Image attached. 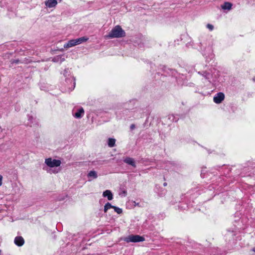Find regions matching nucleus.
<instances>
[{
  "label": "nucleus",
  "mask_w": 255,
  "mask_h": 255,
  "mask_svg": "<svg viewBox=\"0 0 255 255\" xmlns=\"http://www.w3.org/2000/svg\"><path fill=\"white\" fill-rule=\"evenodd\" d=\"M46 6L49 8L55 7L57 4L56 0H47L45 2Z\"/></svg>",
  "instance_id": "obj_8"
},
{
  "label": "nucleus",
  "mask_w": 255,
  "mask_h": 255,
  "mask_svg": "<svg viewBox=\"0 0 255 255\" xmlns=\"http://www.w3.org/2000/svg\"><path fill=\"white\" fill-rule=\"evenodd\" d=\"M76 45L75 39H72L68 41L64 45V48H69Z\"/></svg>",
  "instance_id": "obj_11"
},
{
  "label": "nucleus",
  "mask_w": 255,
  "mask_h": 255,
  "mask_svg": "<svg viewBox=\"0 0 255 255\" xmlns=\"http://www.w3.org/2000/svg\"><path fill=\"white\" fill-rule=\"evenodd\" d=\"M225 99V95L222 92H219L214 97L213 101L216 104H220Z\"/></svg>",
  "instance_id": "obj_5"
},
{
  "label": "nucleus",
  "mask_w": 255,
  "mask_h": 255,
  "mask_svg": "<svg viewBox=\"0 0 255 255\" xmlns=\"http://www.w3.org/2000/svg\"><path fill=\"white\" fill-rule=\"evenodd\" d=\"M135 128V126L134 124H132L130 126V128L131 130L134 129Z\"/></svg>",
  "instance_id": "obj_22"
},
{
  "label": "nucleus",
  "mask_w": 255,
  "mask_h": 255,
  "mask_svg": "<svg viewBox=\"0 0 255 255\" xmlns=\"http://www.w3.org/2000/svg\"><path fill=\"white\" fill-rule=\"evenodd\" d=\"M167 183H166V182H165V183H163V186H167Z\"/></svg>",
  "instance_id": "obj_24"
},
{
  "label": "nucleus",
  "mask_w": 255,
  "mask_h": 255,
  "mask_svg": "<svg viewBox=\"0 0 255 255\" xmlns=\"http://www.w3.org/2000/svg\"><path fill=\"white\" fill-rule=\"evenodd\" d=\"M2 176L0 175V186L2 185Z\"/></svg>",
  "instance_id": "obj_23"
},
{
  "label": "nucleus",
  "mask_w": 255,
  "mask_h": 255,
  "mask_svg": "<svg viewBox=\"0 0 255 255\" xmlns=\"http://www.w3.org/2000/svg\"><path fill=\"white\" fill-rule=\"evenodd\" d=\"M104 197H107L109 200H112L113 198V195L112 192L109 190H106L103 193Z\"/></svg>",
  "instance_id": "obj_10"
},
{
  "label": "nucleus",
  "mask_w": 255,
  "mask_h": 255,
  "mask_svg": "<svg viewBox=\"0 0 255 255\" xmlns=\"http://www.w3.org/2000/svg\"><path fill=\"white\" fill-rule=\"evenodd\" d=\"M252 250L255 253V248H253Z\"/></svg>",
  "instance_id": "obj_25"
},
{
  "label": "nucleus",
  "mask_w": 255,
  "mask_h": 255,
  "mask_svg": "<svg viewBox=\"0 0 255 255\" xmlns=\"http://www.w3.org/2000/svg\"><path fill=\"white\" fill-rule=\"evenodd\" d=\"M206 27L208 28L210 31H212L214 29V26L211 24H207Z\"/></svg>",
  "instance_id": "obj_20"
},
{
  "label": "nucleus",
  "mask_w": 255,
  "mask_h": 255,
  "mask_svg": "<svg viewBox=\"0 0 255 255\" xmlns=\"http://www.w3.org/2000/svg\"><path fill=\"white\" fill-rule=\"evenodd\" d=\"M16 110L19 111V109H18V108H16Z\"/></svg>",
  "instance_id": "obj_28"
},
{
  "label": "nucleus",
  "mask_w": 255,
  "mask_h": 255,
  "mask_svg": "<svg viewBox=\"0 0 255 255\" xmlns=\"http://www.w3.org/2000/svg\"><path fill=\"white\" fill-rule=\"evenodd\" d=\"M116 139L115 138H110L108 139V144L110 147H114L115 145Z\"/></svg>",
  "instance_id": "obj_17"
},
{
  "label": "nucleus",
  "mask_w": 255,
  "mask_h": 255,
  "mask_svg": "<svg viewBox=\"0 0 255 255\" xmlns=\"http://www.w3.org/2000/svg\"><path fill=\"white\" fill-rule=\"evenodd\" d=\"M45 163L49 167L52 168L59 166L61 162L60 160L52 159L51 158L45 159Z\"/></svg>",
  "instance_id": "obj_3"
},
{
  "label": "nucleus",
  "mask_w": 255,
  "mask_h": 255,
  "mask_svg": "<svg viewBox=\"0 0 255 255\" xmlns=\"http://www.w3.org/2000/svg\"><path fill=\"white\" fill-rule=\"evenodd\" d=\"M113 207H114V206L112 205V204L110 203H109V202L107 203L104 206V212L106 213L109 209H110V208L113 209Z\"/></svg>",
  "instance_id": "obj_18"
},
{
  "label": "nucleus",
  "mask_w": 255,
  "mask_h": 255,
  "mask_svg": "<svg viewBox=\"0 0 255 255\" xmlns=\"http://www.w3.org/2000/svg\"><path fill=\"white\" fill-rule=\"evenodd\" d=\"M253 81L255 82V77L253 78Z\"/></svg>",
  "instance_id": "obj_26"
},
{
  "label": "nucleus",
  "mask_w": 255,
  "mask_h": 255,
  "mask_svg": "<svg viewBox=\"0 0 255 255\" xmlns=\"http://www.w3.org/2000/svg\"><path fill=\"white\" fill-rule=\"evenodd\" d=\"M88 40V38L86 37H82L77 39H75L76 44L78 45L81 44Z\"/></svg>",
  "instance_id": "obj_13"
},
{
  "label": "nucleus",
  "mask_w": 255,
  "mask_h": 255,
  "mask_svg": "<svg viewBox=\"0 0 255 255\" xmlns=\"http://www.w3.org/2000/svg\"><path fill=\"white\" fill-rule=\"evenodd\" d=\"M232 6V4L229 2H225L223 5H221L222 8L224 10H230L231 9Z\"/></svg>",
  "instance_id": "obj_14"
},
{
  "label": "nucleus",
  "mask_w": 255,
  "mask_h": 255,
  "mask_svg": "<svg viewBox=\"0 0 255 255\" xmlns=\"http://www.w3.org/2000/svg\"><path fill=\"white\" fill-rule=\"evenodd\" d=\"M124 162L134 167H136V164L134 159L131 157H126L124 159Z\"/></svg>",
  "instance_id": "obj_7"
},
{
  "label": "nucleus",
  "mask_w": 255,
  "mask_h": 255,
  "mask_svg": "<svg viewBox=\"0 0 255 255\" xmlns=\"http://www.w3.org/2000/svg\"><path fill=\"white\" fill-rule=\"evenodd\" d=\"M84 114V110L83 108H81L79 109L77 112L75 113L74 116L75 118L77 119H80L83 116Z\"/></svg>",
  "instance_id": "obj_9"
},
{
  "label": "nucleus",
  "mask_w": 255,
  "mask_h": 255,
  "mask_svg": "<svg viewBox=\"0 0 255 255\" xmlns=\"http://www.w3.org/2000/svg\"><path fill=\"white\" fill-rule=\"evenodd\" d=\"M126 36V32L119 25H117L109 32L107 37L110 38H121Z\"/></svg>",
  "instance_id": "obj_1"
},
{
  "label": "nucleus",
  "mask_w": 255,
  "mask_h": 255,
  "mask_svg": "<svg viewBox=\"0 0 255 255\" xmlns=\"http://www.w3.org/2000/svg\"><path fill=\"white\" fill-rule=\"evenodd\" d=\"M70 71L69 70V69L68 68L67 69H65L64 71V75L65 77H66V82H73V89H74L75 88V79L74 77H70V78H68L67 77L70 76Z\"/></svg>",
  "instance_id": "obj_4"
},
{
  "label": "nucleus",
  "mask_w": 255,
  "mask_h": 255,
  "mask_svg": "<svg viewBox=\"0 0 255 255\" xmlns=\"http://www.w3.org/2000/svg\"><path fill=\"white\" fill-rule=\"evenodd\" d=\"M14 243L16 246L21 247L24 244V240L21 236H17L14 239Z\"/></svg>",
  "instance_id": "obj_6"
},
{
  "label": "nucleus",
  "mask_w": 255,
  "mask_h": 255,
  "mask_svg": "<svg viewBox=\"0 0 255 255\" xmlns=\"http://www.w3.org/2000/svg\"><path fill=\"white\" fill-rule=\"evenodd\" d=\"M144 241H145V239L143 237L137 235H131L128 236L125 239V241H126L127 243H138L143 242Z\"/></svg>",
  "instance_id": "obj_2"
},
{
  "label": "nucleus",
  "mask_w": 255,
  "mask_h": 255,
  "mask_svg": "<svg viewBox=\"0 0 255 255\" xmlns=\"http://www.w3.org/2000/svg\"><path fill=\"white\" fill-rule=\"evenodd\" d=\"M88 177H92L93 179H96L98 177L97 173L94 170L90 171L88 174Z\"/></svg>",
  "instance_id": "obj_15"
},
{
  "label": "nucleus",
  "mask_w": 255,
  "mask_h": 255,
  "mask_svg": "<svg viewBox=\"0 0 255 255\" xmlns=\"http://www.w3.org/2000/svg\"><path fill=\"white\" fill-rule=\"evenodd\" d=\"M10 62L12 64H18L19 63V60L18 59H14L11 60Z\"/></svg>",
  "instance_id": "obj_21"
},
{
  "label": "nucleus",
  "mask_w": 255,
  "mask_h": 255,
  "mask_svg": "<svg viewBox=\"0 0 255 255\" xmlns=\"http://www.w3.org/2000/svg\"><path fill=\"white\" fill-rule=\"evenodd\" d=\"M113 209H114L115 211L117 212L118 214H120L123 212L122 209L119 207L114 206Z\"/></svg>",
  "instance_id": "obj_19"
},
{
  "label": "nucleus",
  "mask_w": 255,
  "mask_h": 255,
  "mask_svg": "<svg viewBox=\"0 0 255 255\" xmlns=\"http://www.w3.org/2000/svg\"><path fill=\"white\" fill-rule=\"evenodd\" d=\"M198 74L202 75L206 79H210V74L206 71L198 72Z\"/></svg>",
  "instance_id": "obj_16"
},
{
  "label": "nucleus",
  "mask_w": 255,
  "mask_h": 255,
  "mask_svg": "<svg viewBox=\"0 0 255 255\" xmlns=\"http://www.w3.org/2000/svg\"><path fill=\"white\" fill-rule=\"evenodd\" d=\"M16 110L19 111V109H18V108H16Z\"/></svg>",
  "instance_id": "obj_27"
},
{
  "label": "nucleus",
  "mask_w": 255,
  "mask_h": 255,
  "mask_svg": "<svg viewBox=\"0 0 255 255\" xmlns=\"http://www.w3.org/2000/svg\"><path fill=\"white\" fill-rule=\"evenodd\" d=\"M64 60L65 58L63 57L62 55H57L53 57L52 59V61L54 62H60V63H61Z\"/></svg>",
  "instance_id": "obj_12"
}]
</instances>
